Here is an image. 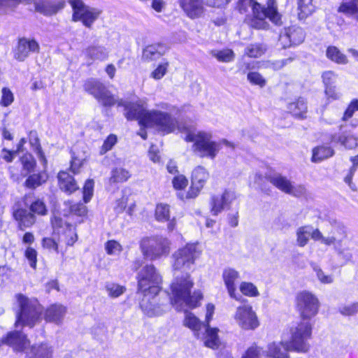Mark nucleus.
Segmentation results:
<instances>
[{
    "instance_id": "bb28decb",
    "label": "nucleus",
    "mask_w": 358,
    "mask_h": 358,
    "mask_svg": "<svg viewBox=\"0 0 358 358\" xmlns=\"http://www.w3.org/2000/svg\"><path fill=\"white\" fill-rule=\"evenodd\" d=\"M58 186L68 195H71L79 189V185L74 176L66 171H60L57 173Z\"/></svg>"
},
{
    "instance_id": "7ed1b4c3",
    "label": "nucleus",
    "mask_w": 358,
    "mask_h": 358,
    "mask_svg": "<svg viewBox=\"0 0 358 358\" xmlns=\"http://www.w3.org/2000/svg\"><path fill=\"white\" fill-rule=\"evenodd\" d=\"M251 8V14L248 15L247 24L256 30H268L269 22L275 25L282 23V15L278 10L276 0H266L265 5L257 0H237L235 9L241 14H245Z\"/></svg>"
},
{
    "instance_id": "8fccbe9b",
    "label": "nucleus",
    "mask_w": 358,
    "mask_h": 358,
    "mask_svg": "<svg viewBox=\"0 0 358 358\" xmlns=\"http://www.w3.org/2000/svg\"><path fill=\"white\" fill-rule=\"evenodd\" d=\"M239 289L242 294L245 296L257 297L259 295L257 287L250 282H241L239 285Z\"/></svg>"
},
{
    "instance_id": "e2e57ef3",
    "label": "nucleus",
    "mask_w": 358,
    "mask_h": 358,
    "mask_svg": "<svg viewBox=\"0 0 358 358\" xmlns=\"http://www.w3.org/2000/svg\"><path fill=\"white\" fill-rule=\"evenodd\" d=\"M356 111H358V99H354L349 103L346 109L345 110L342 117V120H348L353 116Z\"/></svg>"
},
{
    "instance_id": "58836bf2",
    "label": "nucleus",
    "mask_w": 358,
    "mask_h": 358,
    "mask_svg": "<svg viewBox=\"0 0 358 358\" xmlns=\"http://www.w3.org/2000/svg\"><path fill=\"white\" fill-rule=\"evenodd\" d=\"M154 217L158 222H166L171 217V206L168 203H157L154 210Z\"/></svg>"
},
{
    "instance_id": "a19ab883",
    "label": "nucleus",
    "mask_w": 358,
    "mask_h": 358,
    "mask_svg": "<svg viewBox=\"0 0 358 358\" xmlns=\"http://www.w3.org/2000/svg\"><path fill=\"white\" fill-rule=\"evenodd\" d=\"M59 241L56 240L53 237L45 236L42 238L41 244L43 250H48L49 252L53 251L57 254L60 253L61 256L64 257L66 250H63L59 249Z\"/></svg>"
},
{
    "instance_id": "4c0bfd02",
    "label": "nucleus",
    "mask_w": 358,
    "mask_h": 358,
    "mask_svg": "<svg viewBox=\"0 0 358 358\" xmlns=\"http://www.w3.org/2000/svg\"><path fill=\"white\" fill-rule=\"evenodd\" d=\"M337 12L346 16L358 15V0L342 1L337 8Z\"/></svg>"
},
{
    "instance_id": "20e7f679",
    "label": "nucleus",
    "mask_w": 358,
    "mask_h": 358,
    "mask_svg": "<svg viewBox=\"0 0 358 358\" xmlns=\"http://www.w3.org/2000/svg\"><path fill=\"white\" fill-rule=\"evenodd\" d=\"M194 286V281L190 273H185L176 276L169 286L170 303L173 306H180L184 303L191 309L200 306L203 294L198 289L192 292Z\"/></svg>"
},
{
    "instance_id": "774afa93",
    "label": "nucleus",
    "mask_w": 358,
    "mask_h": 358,
    "mask_svg": "<svg viewBox=\"0 0 358 358\" xmlns=\"http://www.w3.org/2000/svg\"><path fill=\"white\" fill-rule=\"evenodd\" d=\"M83 166V160L80 159L74 153L71 155L69 170L74 175L80 173V168Z\"/></svg>"
},
{
    "instance_id": "cd10ccee",
    "label": "nucleus",
    "mask_w": 358,
    "mask_h": 358,
    "mask_svg": "<svg viewBox=\"0 0 358 358\" xmlns=\"http://www.w3.org/2000/svg\"><path fill=\"white\" fill-rule=\"evenodd\" d=\"M13 217L17 223V228L24 230L31 227L36 222V217L33 213L24 208H17L13 213Z\"/></svg>"
},
{
    "instance_id": "de8ad7c7",
    "label": "nucleus",
    "mask_w": 358,
    "mask_h": 358,
    "mask_svg": "<svg viewBox=\"0 0 358 358\" xmlns=\"http://www.w3.org/2000/svg\"><path fill=\"white\" fill-rule=\"evenodd\" d=\"M94 99L105 107H112L116 103L114 96L106 87Z\"/></svg>"
},
{
    "instance_id": "09e8293b",
    "label": "nucleus",
    "mask_w": 358,
    "mask_h": 358,
    "mask_svg": "<svg viewBox=\"0 0 358 358\" xmlns=\"http://www.w3.org/2000/svg\"><path fill=\"white\" fill-rule=\"evenodd\" d=\"M295 57H289L280 60H266L263 62V67L264 69H270L274 71H279L285 66L288 63L292 62Z\"/></svg>"
},
{
    "instance_id": "1a4fd4ad",
    "label": "nucleus",
    "mask_w": 358,
    "mask_h": 358,
    "mask_svg": "<svg viewBox=\"0 0 358 358\" xmlns=\"http://www.w3.org/2000/svg\"><path fill=\"white\" fill-rule=\"evenodd\" d=\"M94 181L93 179H87L82 187L83 202L69 200L66 202L69 216L74 219L73 224L78 225L84 223L88 219V208L85 205L93 197Z\"/></svg>"
},
{
    "instance_id": "e433bc0d",
    "label": "nucleus",
    "mask_w": 358,
    "mask_h": 358,
    "mask_svg": "<svg viewBox=\"0 0 358 358\" xmlns=\"http://www.w3.org/2000/svg\"><path fill=\"white\" fill-rule=\"evenodd\" d=\"M334 150L326 145H320L313 149L311 161L313 162H319L334 155Z\"/></svg>"
},
{
    "instance_id": "39448f33",
    "label": "nucleus",
    "mask_w": 358,
    "mask_h": 358,
    "mask_svg": "<svg viewBox=\"0 0 358 358\" xmlns=\"http://www.w3.org/2000/svg\"><path fill=\"white\" fill-rule=\"evenodd\" d=\"M15 298L17 304L15 312V327H28L32 329L41 322L43 318V306L36 298H29L18 293Z\"/></svg>"
},
{
    "instance_id": "0e129e2a",
    "label": "nucleus",
    "mask_w": 358,
    "mask_h": 358,
    "mask_svg": "<svg viewBox=\"0 0 358 358\" xmlns=\"http://www.w3.org/2000/svg\"><path fill=\"white\" fill-rule=\"evenodd\" d=\"M241 358H262V348L255 343L246 349Z\"/></svg>"
},
{
    "instance_id": "338daca9",
    "label": "nucleus",
    "mask_w": 358,
    "mask_h": 358,
    "mask_svg": "<svg viewBox=\"0 0 358 358\" xmlns=\"http://www.w3.org/2000/svg\"><path fill=\"white\" fill-rule=\"evenodd\" d=\"M339 313L344 316L355 315L358 313V302H353L341 307Z\"/></svg>"
},
{
    "instance_id": "f3484780",
    "label": "nucleus",
    "mask_w": 358,
    "mask_h": 358,
    "mask_svg": "<svg viewBox=\"0 0 358 358\" xmlns=\"http://www.w3.org/2000/svg\"><path fill=\"white\" fill-rule=\"evenodd\" d=\"M1 344H5L16 352H25L28 348L30 341L25 334L20 331H10L6 334L1 340Z\"/></svg>"
},
{
    "instance_id": "a878e982",
    "label": "nucleus",
    "mask_w": 358,
    "mask_h": 358,
    "mask_svg": "<svg viewBox=\"0 0 358 358\" xmlns=\"http://www.w3.org/2000/svg\"><path fill=\"white\" fill-rule=\"evenodd\" d=\"M178 3L186 15L191 19L199 18L204 13L203 0H178Z\"/></svg>"
},
{
    "instance_id": "f03ea898",
    "label": "nucleus",
    "mask_w": 358,
    "mask_h": 358,
    "mask_svg": "<svg viewBox=\"0 0 358 358\" xmlns=\"http://www.w3.org/2000/svg\"><path fill=\"white\" fill-rule=\"evenodd\" d=\"M137 294L142 296L140 307L149 316L155 315L159 311V305L154 303L157 296L163 289V277L152 264H145L137 273Z\"/></svg>"
},
{
    "instance_id": "37998d69",
    "label": "nucleus",
    "mask_w": 358,
    "mask_h": 358,
    "mask_svg": "<svg viewBox=\"0 0 358 358\" xmlns=\"http://www.w3.org/2000/svg\"><path fill=\"white\" fill-rule=\"evenodd\" d=\"M29 210L33 213L34 216H45L48 213V209L45 202L43 199L36 197L29 205Z\"/></svg>"
},
{
    "instance_id": "f257e3e1",
    "label": "nucleus",
    "mask_w": 358,
    "mask_h": 358,
    "mask_svg": "<svg viewBox=\"0 0 358 358\" xmlns=\"http://www.w3.org/2000/svg\"><path fill=\"white\" fill-rule=\"evenodd\" d=\"M289 339L272 342L267 346L266 358H290L289 352L305 354L310 351L309 341L313 338V327L309 322H296L288 329Z\"/></svg>"
},
{
    "instance_id": "412c9836",
    "label": "nucleus",
    "mask_w": 358,
    "mask_h": 358,
    "mask_svg": "<svg viewBox=\"0 0 358 358\" xmlns=\"http://www.w3.org/2000/svg\"><path fill=\"white\" fill-rule=\"evenodd\" d=\"M234 199V194L228 189H224L221 195H212L209 201L211 214L218 215Z\"/></svg>"
},
{
    "instance_id": "c9c22d12",
    "label": "nucleus",
    "mask_w": 358,
    "mask_h": 358,
    "mask_svg": "<svg viewBox=\"0 0 358 358\" xmlns=\"http://www.w3.org/2000/svg\"><path fill=\"white\" fill-rule=\"evenodd\" d=\"M219 329L217 327H206L204 344L211 349H217L220 342L218 336Z\"/></svg>"
},
{
    "instance_id": "dca6fc26",
    "label": "nucleus",
    "mask_w": 358,
    "mask_h": 358,
    "mask_svg": "<svg viewBox=\"0 0 358 358\" xmlns=\"http://www.w3.org/2000/svg\"><path fill=\"white\" fill-rule=\"evenodd\" d=\"M234 318L238 325L243 330H255L259 326L257 315L250 304L238 306Z\"/></svg>"
},
{
    "instance_id": "6e6552de",
    "label": "nucleus",
    "mask_w": 358,
    "mask_h": 358,
    "mask_svg": "<svg viewBox=\"0 0 358 358\" xmlns=\"http://www.w3.org/2000/svg\"><path fill=\"white\" fill-rule=\"evenodd\" d=\"M294 305L301 321L299 322H309L317 315L320 311V302L318 297L312 292L301 290L294 296ZM313 327V325H312Z\"/></svg>"
},
{
    "instance_id": "f8f14e48",
    "label": "nucleus",
    "mask_w": 358,
    "mask_h": 358,
    "mask_svg": "<svg viewBox=\"0 0 358 358\" xmlns=\"http://www.w3.org/2000/svg\"><path fill=\"white\" fill-rule=\"evenodd\" d=\"M50 223L52 234L58 238V241L64 243L66 250L68 248L74 246L78 241L77 225H74L56 215L51 216Z\"/></svg>"
},
{
    "instance_id": "423d86ee",
    "label": "nucleus",
    "mask_w": 358,
    "mask_h": 358,
    "mask_svg": "<svg viewBox=\"0 0 358 358\" xmlns=\"http://www.w3.org/2000/svg\"><path fill=\"white\" fill-rule=\"evenodd\" d=\"M139 248L145 259L154 262L169 256L171 241L162 235L146 236L139 241Z\"/></svg>"
},
{
    "instance_id": "7c9ffc66",
    "label": "nucleus",
    "mask_w": 358,
    "mask_h": 358,
    "mask_svg": "<svg viewBox=\"0 0 358 358\" xmlns=\"http://www.w3.org/2000/svg\"><path fill=\"white\" fill-rule=\"evenodd\" d=\"M164 44L156 43L146 45L142 52V60L145 62H150L157 60L164 54Z\"/></svg>"
},
{
    "instance_id": "c03bdc74",
    "label": "nucleus",
    "mask_w": 358,
    "mask_h": 358,
    "mask_svg": "<svg viewBox=\"0 0 358 358\" xmlns=\"http://www.w3.org/2000/svg\"><path fill=\"white\" fill-rule=\"evenodd\" d=\"M266 50V49L262 43H251L245 48L244 56L252 59H257L264 55Z\"/></svg>"
},
{
    "instance_id": "864d4df0",
    "label": "nucleus",
    "mask_w": 358,
    "mask_h": 358,
    "mask_svg": "<svg viewBox=\"0 0 358 358\" xmlns=\"http://www.w3.org/2000/svg\"><path fill=\"white\" fill-rule=\"evenodd\" d=\"M24 257L28 261L30 267L36 270L38 263L37 250L31 246H27L24 251Z\"/></svg>"
},
{
    "instance_id": "393cba45",
    "label": "nucleus",
    "mask_w": 358,
    "mask_h": 358,
    "mask_svg": "<svg viewBox=\"0 0 358 358\" xmlns=\"http://www.w3.org/2000/svg\"><path fill=\"white\" fill-rule=\"evenodd\" d=\"M66 6V1L60 0L52 1L50 0H38L34 3L35 10L44 15H53L62 10Z\"/></svg>"
},
{
    "instance_id": "2eb2a0df",
    "label": "nucleus",
    "mask_w": 358,
    "mask_h": 358,
    "mask_svg": "<svg viewBox=\"0 0 358 358\" xmlns=\"http://www.w3.org/2000/svg\"><path fill=\"white\" fill-rule=\"evenodd\" d=\"M210 178V173L203 166L198 165L194 168L191 173V185L185 196H179L181 200H190L196 199L201 193Z\"/></svg>"
},
{
    "instance_id": "680f3d73",
    "label": "nucleus",
    "mask_w": 358,
    "mask_h": 358,
    "mask_svg": "<svg viewBox=\"0 0 358 358\" xmlns=\"http://www.w3.org/2000/svg\"><path fill=\"white\" fill-rule=\"evenodd\" d=\"M215 57L219 62H229L234 59L235 55L231 49H225L217 51Z\"/></svg>"
},
{
    "instance_id": "79ce46f5",
    "label": "nucleus",
    "mask_w": 358,
    "mask_h": 358,
    "mask_svg": "<svg viewBox=\"0 0 358 358\" xmlns=\"http://www.w3.org/2000/svg\"><path fill=\"white\" fill-rule=\"evenodd\" d=\"M85 57L90 60H106L108 55L105 49L99 46L90 45L85 50Z\"/></svg>"
},
{
    "instance_id": "69168bd1",
    "label": "nucleus",
    "mask_w": 358,
    "mask_h": 358,
    "mask_svg": "<svg viewBox=\"0 0 358 358\" xmlns=\"http://www.w3.org/2000/svg\"><path fill=\"white\" fill-rule=\"evenodd\" d=\"M309 232L306 230V227H301L296 231V241L298 245L304 247L308 242Z\"/></svg>"
},
{
    "instance_id": "ddd939ff",
    "label": "nucleus",
    "mask_w": 358,
    "mask_h": 358,
    "mask_svg": "<svg viewBox=\"0 0 358 358\" xmlns=\"http://www.w3.org/2000/svg\"><path fill=\"white\" fill-rule=\"evenodd\" d=\"M68 3L72 9L71 21L80 22L88 29L92 28L102 13L100 9L87 6L83 0H68Z\"/></svg>"
},
{
    "instance_id": "4d7b16f0",
    "label": "nucleus",
    "mask_w": 358,
    "mask_h": 358,
    "mask_svg": "<svg viewBox=\"0 0 358 358\" xmlns=\"http://www.w3.org/2000/svg\"><path fill=\"white\" fill-rule=\"evenodd\" d=\"M15 100L13 92L8 87H3L1 89V96L0 99V106L2 107H8Z\"/></svg>"
},
{
    "instance_id": "49530a36",
    "label": "nucleus",
    "mask_w": 358,
    "mask_h": 358,
    "mask_svg": "<svg viewBox=\"0 0 358 358\" xmlns=\"http://www.w3.org/2000/svg\"><path fill=\"white\" fill-rule=\"evenodd\" d=\"M23 170L27 173H32L36 167V161L33 155L29 152L24 153L20 158Z\"/></svg>"
},
{
    "instance_id": "473e14b6",
    "label": "nucleus",
    "mask_w": 358,
    "mask_h": 358,
    "mask_svg": "<svg viewBox=\"0 0 358 358\" xmlns=\"http://www.w3.org/2000/svg\"><path fill=\"white\" fill-rule=\"evenodd\" d=\"M131 177V174L129 170L120 166L114 167L110 171L108 183L110 185L124 183Z\"/></svg>"
},
{
    "instance_id": "bf43d9fd",
    "label": "nucleus",
    "mask_w": 358,
    "mask_h": 358,
    "mask_svg": "<svg viewBox=\"0 0 358 358\" xmlns=\"http://www.w3.org/2000/svg\"><path fill=\"white\" fill-rule=\"evenodd\" d=\"M105 250L106 254L113 255L120 253L123 248L122 245L115 240H108L105 243Z\"/></svg>"
},
{
    "instance_id": "6ab92c4d",
    "label": "nucleus",
    "mask_w": 358,
    "mask_h": 358,
    "mask_svg": "<svg viewBox=\"0 0 358 358\" xmlns=\"http://www.w3.org/2000/svg\"><path fill=\"white\" fill-rule=\"evenodd\" d=\"M266 178L275 187L285 194L298 196L305 191V188L303 186H299L297 189L294 188L292 182L280 174L268 176Z\"/></svg>"
},
{
    "instance_id": "052dcab7",
    "label": "nucleus",
    "mask_w": 358,
    "mask_h": 358,
    "mask_svg": "<svg viewBox=\"0 0 358 358\" xmlns=\"http://www.w3.org/2000/svg\"><path fill=\"white\" fill-rule=\"evenodd\" d=\"M338 75L331 70L325 71L322 73L321 78L324 87L335 86V81Z\"/></svg>"
},
{
    "instance_id": "2f4dec72",
    "label": "nucleus",
    "mask_w": 358,
    "mask_h": 358,
    "mask_svg": "<svg viewBox=\"0 0 358 358\" xmlns=\"http://www.w3.org/2000/svg\"><path fill=\"white\" fill-rule=\"evenodd\" d=\"M285 36L289 42V45H298L305 39L304 30L299 27L292 25L285 29Z\"/></svg>"
},
{
    "instance_id": "5fc2aeb1",
    "label": "nucleus",
    "mask_w": 358,
    "mask_h": 358,
    "mask_svg": "<svg viewBox=\"0 0 358 358\" xmlns=\"http://www.w3.org/2000/svg\"><path fill=\"white\" fill-rule=\"evenodd\" d=\"M173 188L176 191H184L189 184L188 178L183 174H178L171 180Z\"/></svg>"
},
{
    "instance_id": "0eeeda50",
    "label": "nucleus",
    "mask_w": 358,
    "mask_h": 358,
    "mask_svg": "<svg viewBox=\"0 0 358 358\" xmlns=\"http://www.w3.org/2000/svg\"><path fill=\"white\" fill-rule=\"evenodd\" d=\"M184 140L187 143H192V151L200 158L214 159L221 149L220 143L214 141L212 135L205 131L189 134Z\"/></svg>"
},
{
    "instance_id": "aec40b11",
    "label": "nucleus",
    "mask_w": 358,
    "mask_h": 358,
    "mask_svg": "<svg viewBox=\"0 0 358 358\" xmlns=\"http://www.w3.org/2000/svg\"><path fill=\"white\" fill-rule=\"evenodd\" d=\"M118 106H122L125 110L124 116L128 121L137 120L139 126L145 129V124L143 122L145 116L150 110L144 109L141 105L135 102H118Z\"/></svg>"
},
{
    "instance_id": "b1692460",
    "label": "nucleus",
    "mask_w": 358,
    "mask_h": 358,
    "mask_svg": "<svg viewBox=\"0 0 358 358\" xmlns=\"http://www.w3.org/2000/svg\"><path fill=\"white\" fill-rule=\"evenodd\" d=\"M25 352L24 358H52L53 347L47 342L30 345Z\"/></svg>"
},
{
    "instance_id": "4be33fe9",
    "label": "nucleus",
    "mask_w": 358,
    "mask_h": 358,
    "mask_svg": "<svg viewBox=\"0 0 358 358\" xmlns=\"http://www.w3.org/2000/svg\"><path fill=\"white\" fill-rule=\"evenodd\" d=\"M222 279L229 296L238 301L246 302V299L236 296V281L239 278V273L232 268H227L223 271Z\"/></svg>"
},
{
    "instance_id": "72a5a7b5",
    "label": "nucleus",
    "mask_w": 358,
    "mask_h": 358,
    "mask_svg": "<svg viewBox=\"0 0 358 358\" xmlns=\"http://www.w3.org/2000/svg\"><path fill=\"white\" fill-rule=\"evenodd\" d=\"M83 90L87 94L95 98L103 89L105 85L98 79L90 78L84 81Z\"/></svg>"
},
{
    "instance_id": "5701e85b",
    "label": "nucleus",
    "mask_w": 358,
    "mask_h": 358,
    "mask_svg": "<svg viewBox=\"0 0 358 358\" xmlns=\"http://www.w3.org/2000/svg\"><path fill=\"white\" fill-rule=\"evenodd\" d=\"M66 313V307L61 303H55L43 308V317L47 323L60 324Z\"/></svg>"
},
{
    "instance_id": "6e6d98bb",
    "label": "nucleus",
    "mask_w": 358,
    "mask_h": 358,
    "mask_svg": "<svg viewBox=\"0 0 358 358\" xmlns=\"http://www.w3.org/2000/svg\"><path fill=\"white\" fill-rule=\"evenodd\" d=\"M324 94L325 96L326 104H329L338 100L341 97L340 92L335 86H329L324 87Z\"/></svg>"
},
{
    "instance_id": "9b49d317",
    "label": "nucleus",
    "mask_w": 358,
    "mask_h": 358,
    "mask_svg": "<svg viewBox=\"0 0 358 358\" xmlns=\"http://www.w3.org/2000/svg\"><path fill=\"white\" fill-rule=\"evenodd\" d=\"M201 255L197 243H187L177 249L171 255V270L173 272L187 271L194 265Z\"/></svg>"
},
{
    "instance_id": "603ef678",
    "label": "nucleus",
    "mask_w": 358,
    "mask_h": 358,
    "mask_svg": "<svg viewBox=\"0 0 358 358\" xmlns=\"http://www.w3.org/2000/svg\"><path fill=\"white\" fill-rule=\"evenodd\" d=\"M117 143V136L115 134H109L103 141V144L99 148V154L105 155L110 151Z\"/></svg>"
},
{
    "instance_id": "ea45409f",
    "label": "nucleus",
    "mask_w": 358,
    "mask_h": 358,
    "mask_svg": "<svg viewBox=\"0 0 358 358\" xmlns=\"http://www.w3.org/2000/svg\"><path fill=\"white\" fill-rule=\"evenodd\" d=\"M183 325L195 334H199L203 327V322L192 312L185 311V316L183 320Z\"/></svg>"
},
{
    "instance_id": "f704fd0d",
    "label": "nucleus",
    "mask_w": 358,
    "mask_h": 358,
    "mask_svg": "<svg viewBox=\"0 0 358 358\" xmlns=\"http://www.w3.org/2000/svg\"><path fill=\"white\" fill-rule=\"evenodd\" d=\"M326 57L331 62L337 64H347L348 59L347 56L334 45H329L326 50Z\"/></svg>"
},
{
    "instance_id": "3c124183",
    "label": "nucleus",
    "mask_w": 358,
    "mask_h": 358,
    "mask_svg": "<svg viewBox=\"0 0 358 358\" xmlns=\"http://www.w3.org/2000/svg\"><path fill=\"white\" fill-rule=\"evenodd\" d=\"M247 79L252 85L264 87L267 84L266 79L258 71H250L247 73Z\"/></svg>"
},
{
    "instance_id": "a211bd4d",
    "label": "nucleus",
    "mask_w": 358,
    "mask_h": 358,
    "mask_svg": "<svg viewBox=\"0 0 358 358\" xmlns=\"http://www.w3.org/2000/svg\"><path fill=\"white\" fill-rule=\"evenodd\" d=\"M40 45L34 39H28L24 37L17 39V45L13 50L14 58L19 61H24L31 52H39Z\"/></svg>"
},
{
    "instance_id": "a18cd8bd",
    "label": "nucleus",
    "mask_w": 358,
    "mask_h": 358,
    "mask_svg": "<svg viewBox=\"0 0 358 358\" xmlns=\"http://www.w3.org/2000/svg\"><path fill=\"white\" fill-rule=\"evenodd\" d=\"M298 15L300 20L306 19L315 10L312 0H298Z\"/></svg>"
},
{
    "instance_id": "4468645a",
    "label": "nucleus",
    "mask_w": 358,
    "mask_h": 358,
    "mask_svg": "<svg viewBox=\"0 0 358 358\" xmlns=\"http://www.w3.org/2000/svg\"><path fill=\"white\" fill-rule=\"evenodd\" d=\"M143 122L145 124V129L155 128L163 134L173 133L176 129L177 120L167 112L150 110L145 116Z\"/></svg>"
},
{
    "instance_id": "c85d7f7f",
    "label": "nucleus",
    "mask_w": 358,
    "mask_h": 358,
    "mask_svg": "<svg viewBox=\"0 0 358 358\" xmlns=\"http://www.w3.org/2000/svg\"><path fill=\"white\" fill-rule=\"evenodd\" d=\"M288 113L294 118L303 120L307 117L308 105L304 97L299 96L290 101L287 106Z\"/></svg>"
},
{
    "instance_id": "13d9d810",
    "label": "nucleus",
    "mask_w": 358,
    "mask_h": 358,
    "mask_svg": "<svg viewBox=\"0 0 358 358\" xmlns=\"http://www.w3.org/2000/svg\"><path fill=\"white\" fill-rule=\"evenodd\" d=\"M106 289L110 297L117 298L126 292L127 288L117 283H111L106 286Z\"/></svg>"
},
{
    "instance_id": "c756f323",
    "label": "nucleus",
    "mask_w": 358,
    "mask_h": 358,
    "mask_svg": "<svg viewBox=\"0 0 358 358\" xmlns=\"http://www.w3.org/2000/svg\"><path fill=\"white\" fill-rule=\"evenodd\" d=\"M329 143L334 145L340 144L348 150L353 149L357 145V138L350 131H347L330 135Z\"/></svg>"
},
{
    "instance_id": "9d476101",
    "label": "nucleus",
    "mask_w": 358,
    "mask_h": 358,
    "mask_svg": "<svg viewBox=\"0 0 358 358\" xmlns=\"http://www.w3.org/2000/svg\"><path fill=\"white\" fill-rule=\"evenodd\" d=\"M29 141L31 145L33 147L34 152L36 154L39 160L42 163L44 169H46L48 166V160L36 131H31L29 132ZM48 178L49 176L46 170L31 173L26 178L23 185L27 189H36V188L46 183Z\"/></svg>"
}]
</instances>
